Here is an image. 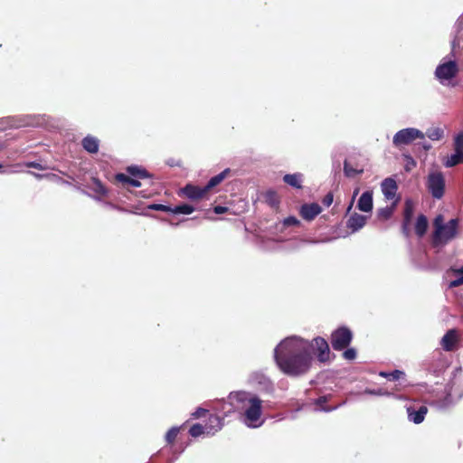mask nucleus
Returning <instances> with one entry per match:
<instances>
[{"label": "nucleus", "instance_id": "1", "mask_svg": "<svg viewBox=\"0 0 463 463\" xmlns=\"http://www.w3.org/2000/svg\"><path fill=\"white\" fill-rule=\"evenodd\" d=\"M311 344L299 336L292 335L282 340L274 349L278 367L287 375L306 374L312 364Z\"/></svg>", "mask_w": 463, "mask_h": 463}, {"label": "nucleus", "instance_id": "2", "mask_svg": "<svg viewBox=\"0 0 463 463\" xmlns=\"http://www.w3.org/2000/svg\"><path fill=\"white\" fill-rule=\"evenodd\" d=\"M230 405L241 416L242 422L250 428H258L263 424L262 401L255 394L246 391L232 392L229 396Z\"/></svg>", "mask_w": 463, "mask_h": 463}, {"label": "nucleus", "instance_id": "3", "mask_svg": "<svg viewBox=\"0 0 463 463\" xmlns=\"http://www.w3.org/2000/svg\"><path fill=\"white\" fill-rule=\"evenodd\" d=\"M458 226L459 220L458 218H453L448 222H444L443 215L438 214L433 220L432 246L442 248L456 239L458 235Z\"/></svg>", "mask_w": 463, "mask_h": 463}, {"label": "nucleus", "instance_id": "4", "mask_svg": "<svg viewBox=\"0 0 463 463\" xmlns=\"http://www.w3.org/2000/svg\"><path fill=\"white\" fill-rule=\"evenodd\" d=\"M458 65L456 61L446 56L436 67L434 75L440 84L445 85L447 81L458 75Z\"/></svg>", "mask_w": 463, "mask_h": 463}, {"label": "nucleus", "instance_id": "5", "mask_svg": "<svg viewBox=\"0 0 463 463\" xmlns=\"http://www.w3.org/2000/svg\"><path fill=\"white\" fill-rule=\"evenodd\" d=\"M425 135L421 130L415 128H406L396 132L392 137V145L395 147H402L411 144L416 139H424Z\"/></svg>", "mask_w": 463, "mask_h": 463}, {"label": "nucleus", "instance_id": "6", "mask_svg": "<svg viewBox=\"0 0 463 463\" xmlns=\"http://www.w3.org/2000/svg\"><path fill=\"white\" fill-rule=\"evenodd\" d=\"M426 186L434 199H441L445 192V179L440 171L430 172L427 176Z\"/></svg>", "mask_w": 463, "mask_h": 463}, {"label": "nucleus", "instance_id": "7", "mask_svg": "<svg viewBox=\"0 0 463 463\" xmlns=\"http://www.w3.org/2000/svg\"><path fill=\"white\" fill-rule=\"evenodd\" d=\"M249 384L262 393L271 394L274 392V384L270 379L262 372L257 371L250 374Z\"/></svg>", "mask_w": 463, "mask_h": 463}, {"label": "nucleus", "instance_id": "8", "mask_svg": "<svg viewBox=\"0 0 463 463\" xmlns=\"http://www.w3.org/2000/svg\"><path fill=\"white\" fill-rule=\"evenodd\" d=\"M353 339L351 330L345 326H341L335 330L331 335L332 347L336 351L346 348Z\"/></svg>", "mask_w": 463, "mask_h": 463}, {"label": "nucleus", "instance_id": "9", "mask_svg": "<svg viewBox=\"0 0 463 463\" xmlns=\"http://www.w3.org/2000/svg\"><path fill=\"white\" fill-rule=\"evenodd\" d=\"M14 128L41 127L45 123L44 115H21L13 118Z\"/></svg>", "mask_w": 463, "mask_h": 463}, {"label": "nucleus", "instance_id": "10", "mask_svg": "<svg viewBox=\"0 0 463 463\" xmlns=\"http://www.w3.org/2000/svg\"><path fill=\"white\" fill-rule=\"evenodd\" d=\"M408 420L414 424L421 423L426 414L428 413V408L425 405L416 407L414 405H409L406 407Z\"/></svg>", "mask_w": 463, "mask_h": 463}, {"label": "nucleus", "instance_id": "11", "mask_svg": "<svg viewBox=\"0 0 463 463\" xmlns=\"http://www.w3.org/2000/svg\"><path fill=\"white\" fill-rule=\"evenodd\" d=\"M313 343L311 347L316 348L318 361L321 363L327 362L330 357V349L327 342L323 337L318 336L314 338Z\"/></svg>", "mask_w": 463, "mask_h": 463}, {"label": "nucleus", "instance_id": "12", "mask_svg": "<svg viewBox=\"0 0 463 463\" xmlns=\"http://www.w3.org/2000/svg\"><path fill=\"white\" fill-rule=\"evenodd\" d=\"M458 342V331L456 329H449L441 338L440 345L444 351L451 352L456 349Z\"/></svg>", "mask_w": 463, "mask_h": 463}, {"label": "nucleus", "instance_id": "13", "mask_svg": "<svg viewBox=\"0 0 463 463\" xmlns=\"http://www.w3.org/2000/svg\"><path fill=\"white\" fill-rule=\"evenodd\" d=\"M381 189L385 199L392 200L396 196L398 185L394 178L387 177L383 180L381 184Z\"/></svg>", "mask_w": 463, "mask_h": 463}, {"label": "nucleus", "instance_id": "14", "mask_svg": "<svg viewBox=\"0 0 463 463\" xmlns=\"http://www.w3.org/2000/svg\"><path fill=\"white\" fill-rule=\"evenodd\" d=\"M208 190L205 186L199 187L191 184H186L182 188L181 193L190 200H197L203 197L207 194Z\"/></svg>", "mask_w": 463, "mask_h": 463}, {"label": "nucleus", "instance_id": "15", "mask_svg": "<svg viewBox=\"0 0 463 463\" xmlns=\"http://www.w3.org/2000/svg\"><path fill=\"white\" fill-rule=\"evenodd\" d=\"M322 209L319 204L305 203L300 208V215L307 221H312L321 213Z\"/></svg>", "mask_w": 463, "mask_h": 463}, {"label": "nucleus", "instance_id": "16", "mask_svg": "<svg viewBox=\"0 0 463 463\" xmlns=\"http://www.w3.org/2000/svg\"><path fill=\"white\" fill-rule=\"evenodd\" d=\"M223 426V420L218 416L212 414L208 418L207 423L204 425L206 435L207 436H213L216 432H218L220 430H222Z\"/></svg>", "mask_w": 463, "mask_h": 463}, {"label": "nucleus", "instance_id": "17", "mask_svg": "<svg viewBox=\"0 0 463 463\" xmlns=\"http://www.w3.org/2000/svg\"><path fill=\"white\" fill-rule=\"evenodd\" d=\"M357 207L360 211L368 213L373 209V194L366 191L362 194L358 200Z\"/></svg>", "mask_w": 463, "mask_h": 463}, {"label": "nucleus", "instance_id": "18", "mask_svg": "<svg viewBox=\"0 0 463 463\" xmlns=\"http://www.w3.org/2000/svg\"><path fill=\"white\" fill-rule=\"evenodd\" d=\"M82 147L90 154H96L99 151V140L93 136L88 135L81 141Z\"/></svg>", "mask_w": 463, "mask_h": 463}, {"label": "nucleus", "instance_id": "19", "mask_svg": "<svg viewBox=\"0 0 463 463\" xmlns=\"http://www.w3.org/2000/svg\"><path fill=\"white\" fill-rule=\"evenodd\" d=\"M366 222V217L358 213L353 214L347 221V227L353 232L362 229Z\"/></svg>", "mask_w": 463, "mask_h": 463}, {"label": "nucleus", "instance_id": "20", "mask_svg": "<svg viewBox=\"0 0 463 463\" xmlns=\"http://www.w3.org/2000/svg\"><path fill=\"white\" fill-rule=\"evenodd\" d=\"M283 181L297 189L302 187L303 175L301 173L287 174L283 176Z\"/></svg>", "mask_w": 463, "mask_h": 463}, {"label": "nucleus", "instance_id": "21", "mask_svg": "<svg viewBox=\"0 0 463 463\" xmlns=\"http://www.w3.org/2000/svg\"><path fill=\"white\" fill-rule=\"evenodd\" d=\"M414 203L411 199H406L403 211V227L409 226L414 213Z\"/></svg>", "mask_w": 463, "mask_h": 463}, {"label": "nucleus", "instance_id": "22", "mask_svg": "<svg viewBox=\"0 0 463 463\" xmlns=\"http://www.w3.org/2000/svg\"><path fill=\"white\" fill-rule=\"evenodd\" d=\"M230 172H231L230 168H226L220 174L213 176L208 181L207 184L205 185V189H207L209 191L210 189H212V188L215 187L216 185H218L219 184H221L227 177V175L230 174Z\"/></svg>", "mask_w": 463, "mask_h": 463}, {"label": "nucleus", "instance_id": "23", "mask_svg": "<svg viewBox=\"0 0 463 463\" xmlns=\"http://www.w3.org/2000/svg\"><path fill=\"white\" fill-rule=\"evenodd\" d=\"M428 229V220L423 214H420L415 223V232L419 237H422Z\"/></svg>", "mask_w": 463, "mask_h": 463}, {"label": "nucleus", "instance_id": "24", "mask_svg": "<svg viewBox=\"0 0 463 463\" xmlns=\"http://www.w3.org/2000/svg\"><path fill=\"white\" fill-rule=\"evenodd\" d=\"M127 171L131 176L135 178L145 179L149 178L151 176L146 169L137 165L128 166L127 168Z\"/></svg>", "mask_w": 463, "mask_h": 463}, {"label": "nucleus", "instance_id": "25", "mask_svg": "<svg viewBox=\"0 0 463 463\" xmlns=\"http://www.w3.org/2000/svg\"><path fill=\"white\" fill-rule=\"evenodd\" d=\"M88 187L99 196H105L108 193L102 183L97 178H92Z\"/></svg>", "mask_w": 463, "mask_h": 463}, {"label": "nucleus", "instance_id": "26", "mask_svg": "<svg viewBox=\"0 0 463 463\" xmlns=\"http://www.w3.org/2000/svg\"><path fill=\"white\" fill-rule=\"evenodd\" d=\"M328 399H329L328 396L324 395V396L318 397L315 401V404L319 406V409H317V411H325V412H330V411H333L336 410L338 407L341 406V404L335 405V406H332V407L323 406V404L326 403L328 401Z\"/></svg>", "mask_w": 463, "mask_h": 463}, {"label": "nucleus", "instance_id": "27", "mask_svg": "<svg viewBox=\"0 0 463 463\" xmlns=\"http://www.w3.org/2000/svg\"><path fill=\"white\" fill-rule=\"evenodd\" d=\"M461 162H463V151L455 150V153L452 154L445 162V165L447 167H452Z\"/></svg>", "mask_w": 463, "mask_h": 463}, {"label": "nucleus", "instance_id": "28", "mask_svg": "<svg viewBox=\"0 0 463 463\" xmlns=\"http://www.w3.org/2000/svg\"><path fill=\"white\" fill-rule=\"evenodd\" d=\"M116 179L118 181V182H121L123 184H129L131 186H134V187H139L141 186V183L136 179L135 177L134 178H131L129 176H128L127 175L125 174H117L116 175Z\"/></svg>", "mask_w": 463, "mask_h": 463}, {"label": "nucleus", "instance_id": "29", "mask_svg": "<svg viewBox=\"0 0 463 463\" xmlns=\"http://www.w3.org/2000/svg\"><path fill=\"white\" fill-rule=\"evenodd\" d=\"M194 211V206L187 203L176 205L172 208V213L175 214H191Z\"/></svg>", "mask_w": 463, "mask_h": 463}, {"label": "nucleus", "instance_id": "30", "mask_svg": "<svg viewBox=\"0 0 463 463\" xmlns=\"http://www.w3.org/2000/svg\"><path fill=\"white\" fill-rule=\"evenodd\" d=\"M443 130L439 128H430L424 133L425 137H428L430 140H439L443 137Z\"/></svg>", "mask_w": 463, "mask_h": 463}, {"label": "nucleus", "instance_id": "31", "mask_svg": "<svg viewBox=\"0 0 463 463\" xmlns=\"http://www.w3.org/2000/svg\"><path fill=\"white\" fill-rule=\"evenodd\" d=\"M398 198L395 200V202L393 203L392 206L391 207H384V208H381L378 210V216L383 220H388L391 218V216L392 215V213H393V208L396 206L397 204V202H398Z\"/></svg>", "mask_w": 463, "mask_h": 463}, {"label": "nucleus", "instance_id": "32", "mask_svg": "<svg viewBox=\"0 0 463 463\" xmlns=\"http://www.w3.org/2000/svg\"><path fill=\"white\" fill-rule=\"evenodd\" d=\"M189 434L194 438L206 434L205 427L199 423H195L190 428Z\"/></svg>", "mask_w": 463, "mask_h": 463}, {"label": "nucleus", "instance_id": "33", "mask_svg": "<svg viewBox=\"0 0 463 463\" xmlns=\"http://www.w3.org/2000/svg\"><path fill=\"white\" fill-rule=\"evenodd\" d=\"M379 374H380V376L387 378L389 380L397 381L402 376L404 375V372L400 371V370H394V371L390 372V373L381 372Z\"/></svg>", "mask_w": 463, "mask_h": 463}, {"label": "nucleus", "instance_id": "34", "mask_svg": "<svg viewBox=\"0 0 463 463\" xmlns=\"http://www.w3.org/2000/svg\"><path fill=\"white\" fill-rule=\"evenodd\" d=\"M344 172L347 177H354L356 175L361 174L363 170L355 169L345 160L344 163Z\"/></svg>", "mask_w": 463, "mask_h": 463}, {"label": "nucleus", "instance_id": "35", "mask_svg": "<svg viewBox=\"0 0 463 463\" xmlns=\"http://www.w3.org/2000/svg\"><path fill=\"white\" fill-rule=\"evenodd\" d=\"M364 393L369 394V395H375V396H391L392 393L386 390H383L382 388L379 389H370L366 388L364 391Z\"/></svg>", "mask_w": 463, "mask_h": 463}, {"label": "nucleus", "instance_id": "36", "mask_svg": "<svg viewBox=\"0 0 463 463\" xmlns=\"http://www.w3.org/2000/svg\"><path fill=\"white\" fill-rule=\"evenodd\" d=\"M179 433L178 427H172L165 434V440L167 443H173Z\"/></svg>", "mask_w": 463, "mask_h": 463}, {"label": "nucleus", "instance_id": "37", "mask_svg": "<svg viewBox=\"0 0 463 463\" xmlns=\"http://www.w3.org/2000/svg\"><path fill=\"white\" fill-rule=\"evenodd\" d=\"M454 150L463 151V132L458 133L454 138Z\"/></svg>", "mask_w": 463, "mask_h": 463}, {"label": "nucleus", "instance_id": "38", "mask_svg": "<svg viewBox=\"0 0 463 463\" xmlns=\"http://www.w3.org/2000/svg\"><path fill=\"white\" fill-rule=\"evenodd\" d=\"M147 208L150 210H154V211H162V212L172 213V207H170L168 205H165V204H160V203L149 204L147 206Z\"/></svg>", "mask_w": 463, "mask_h": 463}, {"label": "nucleus", "instance_id": "39", "mask_svg": "<svg viewBox=\"0 0 463 463\" xmlns=\"http://www.w3.org/2000/svg\"><path fill=\"white\" fill-rule=\"evenodd\" d=\"M343 356L346 360H354L356 357V351L354 348H348L344 352Z\"/></svg>", "mask_w": 463, "mask_h": 463}, {"label": "nucleus", "instance_id": "40", "mask_svg": "<svg viewBox=\"0 0 463 463\" xmlns=\"http://www.w3.org/2000/svg\"><path fill=\"white\" fill-rule=\"evenodd\" d=\"M416 146H418V148H422L424 151H429L432 147L431 144L426 141L425 138L420 139V141L418 142Z\"/></svg>", "mask_w": 463, "mask_h": 463}, {"label": "nucleus", "instance_id": "41", "mask_svg": "<svg viewBox=\"0 0 463 463\" xmlns=\"http://www.w3.org/2000/svg\"><path fill=\"white\" fill-rule=\"evenodd\" d=\"M283 223L285 226H293L299 224V221L294 216H289L284 220Z\"/></svg>", "mask_w": 463, "mask_h": 463}, {"label": "nucleus", "instance_id": "42", "mask_svg": "<svg viewBox=\"0 0 463 463\" xmlns=\"http://www.w3.org/2000/svg\"><path fill=\"white\" fill-rule=\"evenodd\" d=\"M463 285V279L458 277V279L451 280L449 284V288H458L459 286Z\"/></svg>", "mask_w": 463, "mask_h": 463}, {"label": "nucleus", "instance_id": "43", "mask_svg": "<svg viewBox=\"0 0 463 463\" xmlns=\"http://www.w3.org/2000/svg\"><path fill=\"white\" fill-rule=\"evenodd\" d=\"M206 412H207V411L205 409L197 408V410L192 413V416L194 418H200V417L204 416Z\"/></svg>", "mask_w": 463, "mask_h": 463}, {"label": "nucleus", "instance_id": "44", "mask_svg": "<svg viewBox=\"0 0 463 463\" xmlns=\"http://www.w3.org/2000/svg\"><path fill=\"white\" fill-rule=\"evenodd\" d=\"M26 166L27 167H31V168H34V169H37V170H43L44 169L40 163H37V162H34V161L26 163Z\"/></svg>", "mask_w": 463, "mask_h": 463}, {"label": "nucleus", "instance_id": "45", "mask_svg": "<svg viewBox=\"0 0 463 463\" xmlns=\"http://www.w3.org/2000/svg\"><path fill=\"white\" fill-rule=\"evenodd\" d=\"M332 203H333V194H327L323 199V203L326 206H330L332 204Z\"/></svg>", "mask_w": 463, "mask_h": 463}, {"label": "nucleus", "instance_id": "46", "mask_svg": "<svg viewBox=\"0 0 463 463\" xmlns=\"http://www.w3.org/2000/svg\"><path fill=\"white\" fill-rule=\"evenodd\" d=\"M228 211V208L225 206L217 205L213 208V212L216 214H222Z\"/></svg>", "mask_w": 463, "mask_h": 463}, {"label": "nucleus", "instance_id": "47", "mask_svg": "<svg viewBox=\"0 0 463 463\" xmlns=\"http://www.w3.org/2000/svg\"><path fill=\"white\" fill-rule=\"evenodd\" d=\"M450 399H451L450 394H448L443 402H437V407L439 409H444L446 407V404L449 402Z\"/></svg>", "mask_w": 463, "mask_h": 463}, {"label": "nucleus", "instance_id": "48", "mask_svg": "<svg viewBox=\"0 0 463 463\" xmlns=\"http://www.w3.org/2000/svg\"><path fill=\"white\" fill-rule=\"evenodd\" d=\"M454 28L456 33H458L463 29V22L460 21L459 19L457 20Z\"/></svg>", "mask_w": 463, "mask_h": 463}, {"label": "nucleus", "instance_id": "49", "mask_svg": "<svg viewBox=\"0 0 463 463\" xmlns=\"http://www.w3.org/2000/svg\"><path fill=\"white\" fill-rule=\"evenodd\" d=\"M459 45V41L458 39V35H455L453 41H452V49L454 50L456 46Z\"/></svg>", "mask_w": 463, "mask_h": 463}, {"label": "nucleus", "instance_id": "50", "mask_svg": "<svg viewBox=\"0 0 463 463\" xmlns=\"http://www.w3.org/2000/svg\"><path fill=\"white\" fill-rule=\"evenodd\" d=\"M454 271H455L456 273L459 274V275H460L459 277H460L461 279H463V265H462L460 268H458V269H455Z\"/></svg>", "mask_w": 463, "mask_h": 463}, {"label": "nucleus", "instance_id": "51", "mask_svg": "<svg viewBox=\"0 0 463 463\" xmlns=\"http://www.w3.org/2000/svg\"><path fill=\"white\" fill-rule=\"evenodd\" d=\"M402 232L404 234L408 235V226H406V228L402 226Z\"/></svg>", "mask_w": 463, "mask_h": 463}, {"label": "nucleus", "instance_id": "52", "mask_svg": "<svg viewBox=\"0 0 463 463\" xmlns=\"http://www.w3.org/2000/svg\"><path fill=\"white\" fill-rule=\"evenodd\" d=\"M5 143L0 141V151H2L5 148Z\"/></svg>", "mask_w": 463, "mask_h": 463}, {"label": "nucleus", "instance_id": "53", "mask_svg": "<svg viewBox=\"0 0 463 463\" xmlns=\"http://www.w3.org/2000/svg\"><path fill=\"white\" fill-rule=\"evenodd\" d=\"M351 208H352V203H350V205L348 206L347 212H349L351 210Z\"/></svg>", "mask_w": 463, "mask_h": 463}, {"label": "nucleus", "instance_id": "54", "mask_svg": "<svg viewBox=\"0 0 463 463\" xmlns=\"http://www.w3.org/2000/svg\"><path fill=\"white\" fill-rule=\"evenodd\" d=\"M2 167H3V165H0V169H1Z\"/></svg>", "mask_w": 463, "mask_h": 463}]
</instances>
